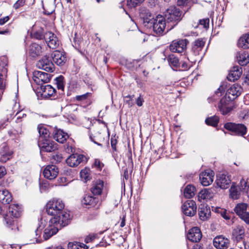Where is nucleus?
Instances as JSON below:
<instances>
[{
	"instance_id": "nucleus-16",
	"label": "nucleus",
	"mask_w": 249,
	"mask_h": 249,
	"mask_svg": "<svg viewBox=\"0 0 249 249\" xmlns=\"http://www.w3.org/2000/svg\"><path fill=\"white\" fill-rule=\"evenodd\" d=\"M140 16L142 19L143 23L145 26L147 28L152 27V23L153 20H155L153 15L149 11V10L143 8L141 9Z\"/></svg>"
},
{
	"instance_id": "nucleus-44",
	"label": "nucleus",
	"mask_w": 249,
	"mask_h": 249,
	"mask_svg": "<svg viewBox=\"0 0 249 249\" xmlns=\"http://www.w3.org/2000/svg\"><path fill=\"white\" fill-rule=\"evenodd\" d=\"M167 60L170 65L178 67L179 66V61L178 57L174 54H170L167 57Z\"/></svg>"
},
{
	"instance_id": "nucleus-53",
	"label": "nucleus",
	"mask_w": 249,
	"mask_h": 249,
	"mask_svg": "<svg viewBox=\"0 0 249 249\" xmlns=\"http://www.w3.org/2000/svg\"><path fill=\"white\" fill-rule=\"evenodd\" d=\"M209 22L210 19L209 18H205L200 19L199 21V24L206 29H207L209 27Z\"/></svg>"
},
{
	"instance_id": "nucleus-54",
	"label": "nucleus",
	"mask_w": 249,
	"mask_h": 249,
	"mask_svg": "<svg viewBox=\"0 0 249 249\" xmlns=\"http://www.w3.org/2000/svg\"><path fill=\"white\" fill-rule=\"evenodd\" d=\"M80 176L82 178L85 180V181H87L90 179V177H89V174L87 169H84L81 170L80 172Z\"/></svg>"
},
{
	"instance_id": "nucleus-47",
	"label": "nucleus",
	"mask_w": 249,
	"mask_h": 249,
	"mask_svg": "<svg viewBox=\"0 0 249 249\" xmlns=\"http://www.w3.org/2000/svg\"><path fill=\"white\" fill-rule=\"evenodd\" d=\"M63 159L61 154L59 153H53L51 158V161L53 163H57L60 162Z\"/></svg>"
},
{
	"instance_id": "nucleus-35",
	"label": "nucleus",
	"mask_w": 249,
	"mask_h": 249,
	"mask_svg": "<svg viewBox=\"0 0 249 249\" xmlns=\"http://www.w3.org/2000/svg\"><path fill=\"white\" fill-rule=\"evenodd\" d=\"M37 129L39 134V141L50 138L51 133L49 130L44 125L42 124H39L37 126Z\"/></svg>"
},
{
	"instance_id": "nucleus-2",
	"label": "nucleus",
	"mask_w": 249,
	"mask_h": 249,
	"mask_svg": "<svg viewBox=\"0 0 249 249\" xmlns=\"http://www.w3.org/2000/svg\"><path fill=\"white\" fill-rule=\"evenodd\" d=\"M62 216V219L58 217H53L49 220L48 225L45 229L43 234V238L45 240L49 239L58 232V225L61 227H65L69 223L70 221L69 213L65 214Z\"/></svg>"
},
{
	"instance_id": "nucleus-56",
	"label": "nucleus",
	"mask_w": 249,
	"mask_h": 249,
	"mask_svg": "<svg viewBox=\"0 0 249 249\" xmlns=\"http://www.w3.org/2000/svg\"><path fill=\"white\" fill-rule=\"evenodd\" d=\"M25 0H18L14 4L13 7L16 10L18 9L20 7L23 6L25 4Z\"/></svg>"
},
{
	"instance_id": "nucleus-46",
	"label": "nucleus",
	"mask_w": 249,
	"mask_h": 249,
	"mask_svg": "<svg viewBox=\"0 0 249 249\" xmlns=\"http://www.w3.org/2000/svg\"><path fill=\"white\" fill-rule=\"evenodd\" d=\"M77 162V166L80 164L82 165L86 164L88 160V158L83 154L75 153Z\"/></svg>"
},
{
	"instance_id": "nucleus-51",
	"label": "nucleus",
	"mask_w": 249,
	"mask_h": 249,
	"mask_svg": "<svg viewBox=\"0 0 249 249\" xmlns=\"http://www.w3.org/2000/svg\"><path fill=\"white\" fill-rule=\"evenodd\" d=\"M91 93L87 92L85 94L81 95H77L75 97V99L77 101H84L90 96Z\"/></svg>"
},
{
	"instance_id": "nucleus-18",
	"label": "nucleus",
	"mask_w": 249,
	"mask_h": 249,
	"mask_svg": "<svg viewBox=\"0 0 249 249\" xmlns=\"http://www.w3.org/2000/svg\"><path fill=\"white\" fill-rule=\"evenodd\" d=\"M216 178L215 182L218 187L223 189L229 187L231 180L228 176L224 174H219Z\"/></svg>"
},
{
	"instance_id": "nucleus-10",
	"label": "nucleus",
	"mask_w": 249,
	"mask_h": 249,
	"mask_svg": "<svg viewBox=\"0 0 249 249\" xmlns=\"http://www.w3.org/2000/svg\"><path fill=\"white\" fill-rule=\"evenodd\" d=\"M248 205L242 203L237 204L234 209L236 214L247 224H249V213L247 212Z\"/></svg>"
},
{
	"instance_id": "nucleus-14",
	"label": "nucleus",
	"mask_w": 249,
	"mask_h": 249,
	"mask_svg": "<svg viewBox=\"0 0 249 249\" xmlns=\"http://www.w3.org/2000/svg\"><path fill=\"white\" fill-rule=\"evenodd\" d=\"M36 66L48 72H52L54 69L53 62L47 55L44 56L41 59L39 60L36 63Z\"/></svg>"
},
{
	"instance_id": "nucleus-62",
	"label": "nucleus",
	"mask_w": 249,
	"mask_h": 249,
	"mask_svg": "<svg viewBox=\"0 0 249 249\" xmlns=\"http://www.w3.org/2000/svg\"><path fill=\"white\" fill-rule=\"evenodd\" d=\"M7 85V83L6 79H4V78L1 77V90H4Z\"/></svg>"
},
{
	"instance_id": "nucleus-1",
	"label": "nucleus",
	"mask_w": 249,
	"mask_h": 249,
	"mask_svg": "<svg viewBox=\"0 0 249 249\" xmlns=\"http://www.w3.org/2000/svg\"><path fill=\"white\" fill-rule=\"evenodd\" d=\"M9 212L3 216V224L9 231L16 233L19 231L18 218L21 215L22 208L18 204L10 205Z\"/></svg>"
},
{
	"instance_id": "nucleus-30",
	"label": "nucleus",
	"mask_w": 249,
	"mask_h": 249,
	"mask_svg": "<svg viewBox=\"0 0 249 249\" xmlns=\"http://www.w3.org/2000/svg\"><path fill=\"white\" fill-rule=\"evenodd\" d=\"M198 215L201 220H207L211 215L210 207H208L207 205L204 204H201L198 207Z\"/></svg>"
},
{
	"instance_id": "nucleus-40",
	"label": "nucleus",
	"mask_w": 249,
	"mask_h": 249,
	"mask_svg": "<svg viewBox=\"0 0 249 249\" xmlns=\"http://www.w3.org/2000/svg\"><path fill=\"white\" fill-rule=\"evenodd\" d=\"M199 201L202 200L209 199L212 197L211 191L207 189H204L200 191L197 196Z\"/></svg>"
},
{
	"instance_id": "nucleus-4",
	"label": "nucleus",
	"mask_w": 249,
	"mask_h": 249,
	"mask_svg": "<svg viewBox=\"0 0 249 249\" xmlns=\"http://www.w3.org/2000/svg\"><path fill=\"white\" fill-rule=\"evenodd\" d=\"M64 203L62 200L53 198L47 203L46 205V212L50 215L62 219V215L68 213L64 211Z\"/></svg>"
},
{
	"instance_id": "nucleus-7",
	"label": "nucleus",
	"mask_w": 249,
	"mask_h": 249,
	"mask_svg": "<svg viewBox=\"0 0 249 249\" xmlns=\"http://www.w3.org/2000/svg\"><path fill=\"white\" fill-rule=\"evenodd\" d=\"M228 96L223 97L218 104V108L223 115H227L233 109V103Z\"/></svg>"
},
{
	"instance_id": "nucleus-6",
	"label": "nucleus",
	"mask_w": 249,
	"mask_h": 249,
	"mask_svg": "<svg viewBox=\"0 0 249 249\" xmlns=\"http://www.w3.org/2000/svg\"><path fill=\"white\" fill-rule=\"evenodd\" d=\"M151 23L153 30L157 35L162 36L168 32L167 22L163 17L158 16Z\"/></svg>"
},
{
	"instance_id": "nucleus-26",
	"label": "nucleus",
	"mask_w": 249,
	"mask_h": 249,
	"mask_svg": "<svg viewBox=\"0 0 249 249\" xmlns=\"http://www.w3.org/2000/svg\"><path fill=\"white\" fill-rule=\"evenodd\" d=\"M205 41L202 38H198L192 44L191 53L195 56L199 54L204 46Z\"/></svg>"
},
{
	"instance_id": "nucleus-19",
	"label": "nucleus",
	"mask_w": 249,
	"mask_h": 249,
	"mask_svg": "<svg viewBox=\"0 0 249 249\" xmlns=\"http://www.w3.org/2000/svg\"><path fill=\"white\" fill-rule=\"evenodd\" d=\"M213 244L217 249H227L230 246V241L223 235H219L213 239Z\"/></svg>"
},
{
	"instance_id": "nucleus-64",
	"label": "nucleus",
	"mask_w": 249,
	"mask_h": 249,
	"mask_svg": "<svg viewBox=\"0 0 249 249\" xmlns=\"http://www.w3.org/2000/svg\"><path fill=\"white\" fill-rule=\"evenodd\" d=\"M143 102L144 100L141 97V95H140V96L136 100V104L138 106L141 107L142 106Z\"/></svg>"
},
{
	"instance_id": "nucleus-39",
	"label": "nucleus",
	"mask_w": 249,
	"mask_h": 249,
	"mask_svg": "<svg viewBox=\"0 0 249 249\" xmlns=\"http://www.w3.org/2000/svg\"><path fill=\"white\" fill-rule=\"evenodd\" d=\"M46 33H44V30L42 28H40L36 31L33 30L31 33V36L32 38L38 40H41L43 38L45 39Z\"/></svg>"
},
{
	"instance_id": "nucleus-38",
	"label": "nucleus",
	"mask_w": 249,
	"mask_h": 249,
	"mask_svg": "<svg viewBox=\"0 0 249 249\" xmlns=\"http://www.w3.org/2000/svg\"><path fill=\"white\" fill-rule=\"evenodd\" d=\"M196 192V187L193 185L189 184L184 190V196L185 198H192L195 195Z\"/></svg>"
},
{
	"instance_id": "nucleus-9",
	"label": "nucleus",
	"mask_w": 249,
	"mask_h": 249,
	"mask_svg": "<svg viewBox=\"0 0 249 249\" xmlns=\"http://www.w3.org/2000/svg\"><path fill=\"white\" fill-rule=\"evenodd\" d=\"M189 41L186 39L175 40L169 46L170 50L173 53H181L186 50Z\"/></svg>"
},
{
	"instance_id": "nucleus-49",
	"label": "nucleus",
	"mask_w": 249,
	"mask_h": 249,
	"mask_svg": "<svg viewBox=\"0 0 249 249\" xmlns=\"http://www.w3.org/2000/svg\"><path fill=\"white\" fill-rule=\"evenodd\" d=\"M145 0H127V4L131 7H135L141 3Z\"/></svg>"
},
{
	"instance_id": "nucleus-32",
	"label": "nucleus",
	"mask_w": 249,
	"mask_h": 249,
	"mask_svg": "<svg viewBox=\"0 0 249 249\" xmlns=\"http://www.w3.org/2000/svg\"><path fill=\"white\" fill-rule=\"evenodd\" d=\"M54 131L53 135V139L59 143H63L69 138L68 134L62 130L56 129Z\"/></svg>"
},
{
	"instance_id": "nucleus-29",
	"label": "nucleus",
	"mask_w": 249,
	"mask_h": 249,
	"mask_svg": "<svg viewBox=\"0 0 249 249\" xmlns=\"http://www.w3.org/2000/svg\"><path fill=\"white\" fill-rule=\"evenodd\" d=\"M242 73V69L239 66H233L227 76L230 81L234 82L239 78Z\"/></svg>"
},
{
	"instance_id": "nucleus-42",
	"label": "nucleus",
	"mask_w": 249,
	"mask_h": 249,
	"mask_svg": "<svg viewBox=\"0 0 249 249\" xmlns=\"http://www.w3.org/2000/svg\"><path fill=\"white\" fill-rule=\"evenodd\" d=\"M64 78L63 76L60 75L55 79V84L57 85L58 89L61 90V93L60 94L64 93Z\"/></svg>"
},
{
	"instance_id": "nucleus-21",
	"label": "nucleus",
	"mask_w": 249,
	"mask_h": 249,
	"mask_svg": "<svg viewBox=\"0 0 249 249\" xmlns=\"http://www.w3.org/2000/svg\"><path fill=\"white\" fill-rule=\"evenodd\" d=\"M51 57L53 62L58 66L64 65L67 61L65 53L57 50L52 53Z\"/></svg>"
},
{
	"instance_id": "nucleus-43",
	"label": "nucleus",
	"mask_w": 249,
	"mask_h": 249,
	"mask_svg": "<svg viewBox=\"0 0 249 249\" xmlns=\"http://www.w3.org/2000/svg\"><path fill=\"white\" fill-rule=\"evenodd\" d=\"M225 92V89L224 87L221 85L220 86V87L217 89L216 91L215 92V94L213 95V96L211 98H209L208 99V100L209 103H211L213 102V101H215L217 100L216 97H219L221 96L223 93Z\"/></svg>"
},
{
	"instance_id": "nucleus-33",
	"label": "nucleus",
	"mask_w": 249,
	"mask_h": 249,
	"mask_svg": "<svg viewBox=\"0 0 249 249\" xmlns=\"http://www.w3.org/2000/svg\"><path fill=\"white\" fill-rule=\"evenodd\" d=\"M236 57V61L240 66H245L249 63V55L245 51L237 53Z\"/></svg>"
},
{
	"instance_id": "nucleus-31",
	"label": "nucleus",
	"mask_w": 249,
	"mask_h": 249,
	"mask_svg": "<svg viewBox=\"0 0 249 249\" xmlns=\"http://www.w3.org/2000/svg\"><path fill=\"white\" fill-rule=\"evenodd\" d=\"M104 187V182L101 180H98L92 184L90 191L93 196H101Z\"/></svg>"
},
{
	"instance_id": "nucleus-5",
	"label": "nucleus",
	"mask_w": 249,
	"mask_h": 249,
	"mask_svg": "<svg viewBox=\"0 0 249 249\" xmlns=\"http://www.w3.org/2000/svg\"><path fill=\"white\" fill-rule=\"evenodd\" d=\"M224 127L232 133V135L246 138L248 132L247 127L243 124L228 122L224 124Z\"/></svg>"
},
{
	"instance_id": "nucleus-60",
	"label": "nucleus",
	"mask_w": 249,
	"mask_h": 249,
	"mask_svg": "<svg viewBox=\"0 0 249 249\" xmlns=\"http://www.w3.org/2000/svg\"><path fill=\"white\" fill-rule=\"evenodd\" d=\"M96 236V235L94 234H89L86 237L85 241L86 243L91 242L95 238Z\"/></svg>"
},
{
	"instance_id": "nucleus-25",
	"label": "nucleus",
	"mask_w": 249,
	"mask_h": 249,
	"mask_svg": "<svg viewBox=\"0 0 249 249\" xmlns=\"http://www.w3.org/2000/svg\"><path fill=\"white\" fill-rule=\"evenodd\" d=\"M27 52L30 56L36 58L41 54L42 49L39 44L33 43L28 47Z\"/></svg>"
},
{
	"instance_id": "nucleus-27",
	"label": "nucleus",
	"mask_w": 249,
	"mask_h": 249,
	"mask_svg": "<svg viewBox=\"0 0 249 249\" xmlns=\"http://www.w3.org/2000/svg\"><path fill=\"white\" fill-rule=\"evenodd\" d=\"M1 194V212L7 208V205H9L12 201V196L10 192L6 190H2Z\"/></svg>"
},
{
	"instance_id": "nucleus-57",
	"label": "nucleus",
	"mask_w": 249,
	"mask_h": 249,
	"mask_svg": "<svg viewBox=\"0 0 249 249\" xmlns=\"http://www.w3.org/2000/svg\"><path fill=\"white\" fill-rule=\"evenodd\" d=\"M240 189L242 190L246 191L249 188V185H248V182L245 181L244 179H242L241 180L240 182Z\"/></svg>"
},
{
	"instance_id": "nucleus-45",
	"label": "nucleus",
	"mask_w": 249,
	"mask_h": 249,
	"mask_svg": "<svg viewBox=\"0 0 249 249\" xmlns=\"http://www.w3.org/2000/svg\"><path fill=\"white\" fill-rule=\"evenodd\" d=\"M68 165L71 167H76L77 166L76 154H72L70 155L66 160Z\"/></svg>"
},
{
	"instance_id": "nucleus-17",
	"label": "nucleus",
	"mask_w": 249,
	"mask_h": 249,
	"mask_svg": "<svg viewBox=\"0 0 249 249\" xmlns=\"http://www.w3.org/2000/svg\"><path fill=\"white\" fill-rule=\"evenodd\" d=\"M45 40L48 47L52 49H55L59 45V41L57 37L52 32L46 33Z\"/></svg>"
},
{
	"instance_id": "nucleus-37",
	"label": "nucleus",
	"mask_w": 249,
	"mask_h": 249,
	"mask_svg": "<svg viewBox=\"0 0 249 249\" xmlns=\"http://www.w3.org/2000/svg\"><path fill=\"white\" fill-rule=\"evenodd\" d=\"M238 46L243 49L249 48V34L243 35L238 40Z\"/></svg>"
},
{
	"instance_id": "nucleus-52",
	"label": "nucleus",
	"mask_w": 249,
	"mask_h": 249,
	"mask_svg": "<svg viewBox=\"0 0 249 249\" xmlns=\"http://www.w3.org/2000/svg\"><path fill=\"white\" fill-rule=\"evenodd\" d=\"M118 138V136H116V135L114 136H112L110 139V143L111 146L114 151H116V144L117 143V139Z\"/></svg>"
},
{
	"instance_id": "nucleus-15",
	"label": "nucleus",
	"mask_w": 249,
	"mask_h": 249,
	"mask_svg": "<svg viewBox=\"0 0 249 249\" xmlns=\"http://www.w3.org/2000/svg\"><path fill=\"white\" fill-rule=\"evenodd\" d=\"M34 80L38 85H42V83H47L50 82L51 76L50 74L41 71H35L33 72Z\"/></svg>"
},
{
	"instance_id": "nucleus-59",
	"label": "nucleus",
	"mask_w": 249,
	"mask_h": 249,
	"mask_svg": "<svg viewBox=\"0 0 249 249\" xmlns=\"http://www.w3.org/2000/svg\"><path fill=\"white\" fill-rule=\"evenodd\" d=\"M237 247L241 249H246V247L247 245V243L245 241L244 239L243 241H241L238 243H236Z\"/></svg>"
},
{
	"instance_id": "nucleus-55",
	"label": "nucleus",
	"mask_w": 249,
	"mask_h": 249,
	"mask_svg": "<svg viewBox=\"0 0 249 249\" xmlns=\"http://www.w3.org/2000/svg\"><path fill=\"white\" fill-rule=\"evenodd\" d=\"M94 166L98 170L101 171L104 166V164L98 159H95L94 162Z\"/></svg>"
},
{
	"instance_id": "nucleus-24",
	"label": "nucleus",
	"mask_w": 249,
	"mask_h": 249,
	"mask_svg": "<svg viewBox=\"0 0 249 249\" xmlns=\"http://www.w3.org/2000/svg\"><path fill=\"white\" fill-rule=\"evenodd\" d=\"M58 174V169L54 165L47 166L43 171L44 177L50 180L55 178L57 176Z\"/></svg>"
},
{
	"instance_id": "nucleus-61",
	"label": "nucleus",
	"mask_w": 249,
	"mask_h": 249,
	"mask_svg": "<svg viewBox=\"0 0 249 249\" xmlns=\"http://www.w3.org/2000/svg\"><path fill=\"white\" fill-rule=\"evenodd\" d=\"M190 0H177V5L179 6L187 5Z\"/></svg>"
},
{
	"instance_id": "nucleus-63",
	"label": "nucleus",
	"mask_w": 249,
	"mask_h": 249,
	"mask_svg": "<svg viewBox=\"0 0 249 249\" xmlns=\"http://www.w3.org/2000/svg\"><path fill=\"white\" fill-rule=\"evenodd\" d=\"M1 61H2L3 63H1V66L4 67L7 65L8 59L6 56H1Z\"/></svg>"
},
{
	"instance_id": "nucleus-34",
	"label": "nucleus",
	"mask_w": 249,
	"mask_h": 249,
	"mask_svg": "<svg viewBox=\"0 0 249 249\" xmlns=\"http://www.w3.org/2000/svg\"><path fill=\"white\" fill-rule=\"evenodd\" d=\"M3 150L1 151V162H5L12 158V151L10 150L9 147L5 143L2 147Z\"/></svg>"
},
{
	"instance_id": "nucleus-23",
	"label": "nucleus",
	"mask_w": 249,
	"mask_h": 249,
	"mask_svg": "<svg viewBox=\"0 0 249 249\" xmlns=\"http://www.w3.org/2000/svg\"><path fill=\"white\" fill-rule=\"evenodd\" d=\"M187 237L188 240L193 242H199L202 238L200 230L197 227L192 228L189 231Z\"/></svg>"
},
{
	"instance_id": "nucleus-13",
	"label": "nucleus",
	"mask_w": 249,
	"mask_h": 249,
	"mask_svg": "<svg viewBox=\"0 0 249 249\" xmlns=\"http://www.w3.org/2000/svg\"><path fill=\"white\" fill-rule=\"evenodd\" d=\"M182 211L183 213L188 216H193L196 212V205L193 200H188L182 205Z\"/></svg>"
},
{
	"instance_id": "nucleus-8",
	"label": "nucleus",
	"mask_w": 249,
	"mask_h": 249,
	"mask_svg": "<svg viewBox=\"0 0 249 249\" xmlns=\"http://www.w3.org/2000/svg\"><path fill=\"white\" fill-rule=\"evenodd\" d=\"M41 152H52L57 149V144L51 139H43L38 142Z\"/></svg>"
},
{
	"instance_id": "nucleus-20",
	"label": "nucleus",
	"mask_w": 249,
	"mask_h": 249,
	"mask_svg": "<svg viewBox=\"0 0 249 249\" xmlns=\"http://www.w3.org/2000/svg\"><path fill=\"white\" fill-rule=\"evenodd\" d=\"M245 229L243 226L238 225L234 228L232 232V239L234 242L238 243L245 238Z\"/></svg>"
},
{
	"instance_id": "nucleus-50",
	"label": "nucleus",
	"mask_w": 249,
	"mask_h": 249,
	"mask_svg": "<svg viewBox=\"0 0 249 249\" xmlns=\"http://www.w3.org/2000/svg\"><path fill=\"white\" fill-rule=\"evenodd\" d=\"M216 212L219 213L221 214L222 217L226 220H229L230 219V213H228L226 210H223L219 208H217Z\"/></svg>"
},
{
	"instance_id": "nucleus-36",
	"label": "nucleus",
	"mask_w": 249,
	"mask_h": 249,
	"mask_svg": "<svg viewBox=\"0 0 249 249\" xmlns=\"http://www.w3.org/2000/svg\"><path fill=\"white\" fill-rule=\"evenodd\" d=\"M242 90V89L240 86L233 84L227 90L226 96L228 97V96H230V95H231L238 97L241 94Z\"/></svg>"
},
{
	"instance_id": "nucleus-3",
	"label": "nucleus",
	"mask_w": 249,
	"mask_h": 249,
	"mask_svg": "<svg viewBox=\"0 0 249 249\" xmlns=\"http://www.w3.org/2000/svg\"><path fill=\"white\" fill-rule=\"evenodd\" d=\"M182 11L175 6H170L166 10L164 18L167 24V31L173 29L182 19Z\"/></svg>"
},
{
	"instance_id": "nucleus-48",
	"label": "nucleus",
	"mask_w": 249,
	"mask_h": 249,
	"mask_svg": "<svg viewBox=\"0 0 249 249\" xmlns=\"http://www.w3.org/2000/svg\"><path fill=\"white\" fill-rule=\"evenodd\" d=\"M240 193L235 187H231L230 189V196L233 199H237L239 198Z\"/></svg>"
},
{
	"instance_id": "nucleus-22",
	"label": "nucleus",
	"mask_w": 249,
	"mask_h": 249,
	"mask_svg": "<svg viewBox=\"0 0 249 249\" xmlns=\"http://www.w3.org/2000/svg\"><path fill=\"white\" fill-rule=\"evenodd\" d=\"M213 177L214 173L213 171L207 170L200 175L199 179L202 185L207 186L213 182Z\"/></svg>"
},
{
	"instance_id": "nucleus-12",
	"label": "nucleus",
	"mask_w": 249,
	"mask_h": 249,
	"mask_svg": "<svg viewBox=\"0 0 249 249\" xmlns=\"http://www.w3.org/2000/svg\"><path fill=\"white\" fill-rule=\"evenodd\" d=\"M45 220L42 218L40 220V223L39 224L37 228L34 231H30L28 234V238L30 239L31 243H34L39 241V238L42 233V230L45 228L46 224Z\"/></svg>"
},
{
	"instance_id": "nucleus-41",
	"label": "nucleus",
	"mask_w": 249,
	"mask_h": 249,
	"mask_svg": "<svg viewBox=\"0 0 249 249\" xmlns=\"http://www.w3.org/2000/svg\"><path fill=\"white\" fill-rule=\"evenodd\" d=\"M219 117L217 116H213L206 119L205 123L208 125L215 127L219 123Z\"/></svg>"
},
{
	"instance_id": "nucleus-11",
	"label": "nucleus",
	"mask_w": 249,
	"mask_h": 249,
	"mask_svg": "<svg viewBox=\"0 0 249 249\" xmlns=\"http://www.w3.org/2000/svg\"><path fill=\"white\" fill-rule=\"evenodd\" d=\"M102 202L101 196H92L86 195L81 200L82 205H89V208L94 207L98 209Z\"/></svg>"
},
{
	"instance_id": "nucleus-58",
	"label": "nucleus",
	"mask_w": 249,
	"mask_h": 249,
	"mask_svg": "<svg viewBox=\"0 0 249 249\" xmlns=\"http://www.w3.org/2000/svg\"><path fill=\"white\" fill-rule=\"evenodd\" d=\"M177 68L181 69L182 71H186L188 69V66L186 62L184 61L179 62V66Z\"/></svg>"
},
{
	"instance_id": "nucleus-28",
	"label": "nucleus",
	"mask_w": 249,
	"mask_h": 249,
	"mask_svg": "<svg viewBox=\"0 0 249 249\" xmlns=\"http://www.w3.org/2000/svg\"><path fill=\"white\" fill-rule=\"evenodd\" d=\"M41 94L45 98L54 97L56 94V89L50 85H41L40 86Z\"/></svg>"
}]
</instances>
